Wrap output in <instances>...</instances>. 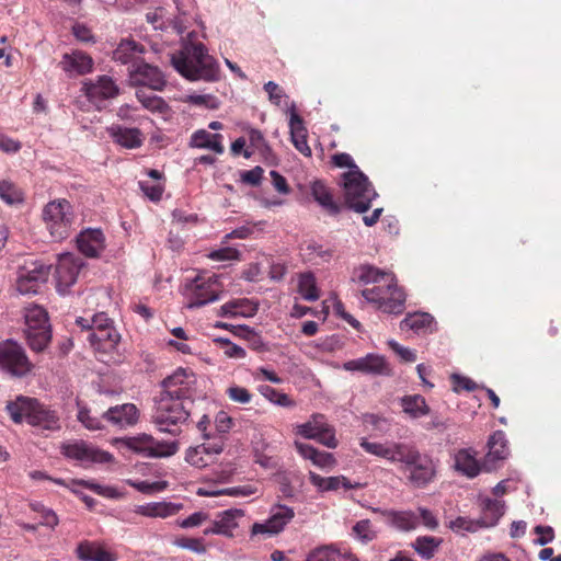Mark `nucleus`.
<instances>
[{
  "label": "nucleus",
  "mask_w": 561,
  "mask_h": 561,
  "mask_svg": "<svg viewBox=\"0 0 561 561\" xmlns=\"http://www.w3.org/2000/svg\"><path fill=\"white\" fill-rule=\"evenodd\" d=\"M171 65L190 81L219 80V65L203 43L185 42L181 50L171 56Z\"/></svg>",
  "instance_id": "nucleus-1"
},
{
  "label": "nucleus",
  "mask_w": 561,
  "mask_h": 561,
  "mask_svg": "<svg viewBox=\"0 0 561 561\" xmlns=\"http://www.w3.org/2000/svg\"><path fill=\"white\" fill-rule=\"evenodd\" d=\"M188 388L162 391L157 401L153 422L161 432L175 435L179 433V424L184 423L190 415L193 400L187 397Z\"/></svg>",
  "instance_id": "nucleus-2"
},
{
  "label": "nucleus",
  "mask_w": 561,
  "mask_h": 561,
  "mask_svg": "<svg viewBox=\"0 0 561 561\" xmlns=\"http://www.w3.org/2000/svg\"><path fill=\"white\" fill-rule=\"evenodd\" d=\"M11 420L20 424L27 422L41 431L56 432L61 428L60 417L55 410L39 402L36 398L18 396L5 407Z\"/></svg>",
  "instance_id": "nucleus-3"
},
{
  "label": "nucleus",
  "mask_w": 561,
  "mask_h": 561,
  "mask_svg": "<svg viewBox=\"0 0 561 561\" xmlns=\"http://www.w3.org/2000/svg\"><path fill=\"white\" fill-rule=\"evenodd\" d=\"M342 184L345 202L348 208L356 213L367 211L371 206V202L377 197L374 186L360 170L343 173Z\"/></svg>",
  "instance_id": "nucleus-4"
},
{
  "label": "nucleus",
  "mask_w": 561,
  "mask_h": 561,
  "mask_svg": "<svg viewBox=\"0 0 561 561\" xmlns=\"http://www.w3.org/2000/svg\"><path fill=\"white\" fill-rule=\"evenodd\" d=\"M25 336L34 352H43L51 340V330L47 311L38 305L24 308Z\"/></svg>",
  "instance_id": "nucleus-5"
},
{
  "label": "nucleus",
  "mask_w": 561,
  "mask_h": 561,
  "mask_svg": "<svg viewBox=\"0 0 561 561\" xmlns=\"http://www.w3.org/2000/svg\"><path fill=\"white\" fill-rule=\"evenodd\" d=\"M362 296L382 312L399 314L404 310L405 295L398 288L393 277L385 279L381 285L364 289Z\"/></svg>",
  "instance_id": "nucleus-6"
},
{
  "label": "nucleus",
  "mask_w": 561,
  "mask_h": 561,
  "mask_svg": "<svg viewBox=\"0 0 561 561\" xmlns=\"http://www.w3.org/2000/svg\"><path fill=\"white\" fill-rule=\"evenodd\" d=\"M43 218L50 236L55 240H62L69 236L75 220L72 206L67 199H57L48 203L43 210Z\"/></svg>",
  "instance_id": "nucleus-7"
},
{
  "label": "nucleus",
  "mask_w": 561,
  "mask_h": 561,
  "mask_svg": "<svg viewBox=\"0 0 561 561\" xmlns=\"http://www.w3.org/2000/svg\"><path fill=\"white\" fill-rule=\"evenodd\" d=\"M111 444L116 447L117 453L121 454H144V456L153 457L173 456L178 451V445L175 443H171L168 449L163 450L160 448L159 443L147 434L115 437L111 440Z\"/></svg>",
  "instance_id": "nucleus-8"
},
{
  "label": "nucleus",
  "mask_w": 561,
  "mask_h": 561,
  "mask_svg": "<svg viewBox=\"0 0 561 561\" xmlns=\"http://www.w3.org/2000/svg\"><path fill=\"white\" fill-rule=\"evenodd\" d=\"M51 265L41 261H26L18 272L16 289L21 294H36L50 274Z\"/></svg>",
  "instance_id": "nucleus-9"
},
{
  "label": "nucleus",
  "mask_w": 561,
  "mask_h": 561,
  "mask_svg": "<svg viewBox=\"0 0 561 561\" xmlns=\"http://www.w3.org/2000/svg\"><path fill=\"white\" fill-rule=\"evenodd\" d=\"M0 367L12 376H26L33 365L28 360L24 350L18 343L7 341L0 344Z\"/></svg>",
  "instance_id": "nucleus-10"
},
{
  "label": "nucleus",
  "mask_w": 561,
  "mask_h": 561,
  "mask_svg": "<svg viewBox=\"0 0 561 561\" xmlns=\"http://www.w3.org/2000/svg\"><path fill=\"white\" fill-rule=\"evenodd\" d=\"M129 80L133 85L148 87L151 90L161 91L165 85V79L158 67L144 62H134L128 67Z\"/></svg>",
  "instance_id": "nucleus-11"
},
{
  "label": "nucleus",
  "mask_w": 561,
  "mask_h": 561,
  "mask_svg": "<svg viewBox=\"0 0 561 561\" xmlns=\"http://www.w3.org/2000/svg\"><path fill=\"white\" fill-rule=\"evenodd\" d=\"M403 476L416 488L425 486L434 477L435 468L431 458H407L402 462Z\"/></svg>",
  "instance_id": "nucleus-12"
},
{
  "label": "nucleus",
  "mask_w": 561,
  "mask_h": 561,
  "mask_svg": "<svg viewBox=\"0 0 561 561\" xmlns=\"http://www.w3.org/2000/svg\"><path fill=\"white\" fill-rule=\"evenodd\" d=\"M83 265L84 263L79 256H75L70 253L60 255L56 266V280L58 291L65 293L76 283L79 272Z\"/></svg>",
  "instance_id": "nucleus-13"
},
{
  "label": "nucleus",
  "mask_w": 561,
  "mask_h": 561,
  "mask_svg": "<svg viewBox=\"0 0 561 561\" xmlns=\"http://www.w3.org/2000/svg\"><path fill=\"white\" fill-rule=\"evenodd\" d=\"M295 512L286 505H276L271 510V516L264 523H255L252 533L256 534H278L294 518Z\"/></svg>",
  "instance_id": "nucleus-14"
},
{
  "label": "nucleus",
  "mask_w": 561,
  "mask_h": 561,
  "mask_svg": "<svg viewBox=\"0 0 561 561\" xmlns=\"http://www.w3.org/2000/svg\"><path fill=\"white\" fill-rule=\"evenodd\" d=\"M344 368L350 371L357 370L370 375H391V368L385 357L375 354L348 360L344 364Z\"/></svg>",
  "instance_id": "nucleus-15"
},
{
  "label": "nucleus",
  "mask_w": 561,
  "mask_h": 561,
  "mask_svg": "<svg viewBox=\"0 0 561 561\" xmlns=\"http://www.w3.org/2000/svg\"><path fill=\"white\" fill-rule=\"evenodd\" d=\"M102 417L106 423H110L118 428L133 426L138 422V409L133 403H124L111 407L102 413Z\"/></svg>",
  "instance_id": "nucleus-16"
},
{
  "label": "nucleus",
  "mask_w": 561,
  "mask_h": 561,
  "mask_svg": "<svg viewBox=\"0 0 561 561\" xmlns=\"http://www.w3.org/2000/svg\"><path fill=\"white\" fill-rule=\"evenodd\" d=\"M243 512L241 510H227L217 515V518L211 523V526L204 529L203 534L221 535L225 537H233V529L238 527L237 518L241 517Z\"/></svg>",
  "instance_id": "nucleus-17"
},
{
  "label": "nucleus",
  "mask_w": 561,
  "mask_h": 561,
  "mask_svg": "<svg viewBox=\"0 0 561 561\" xmlns=\"http://www.w3.org/2000/svg\"><path fill=\"white\" fill-rule=\"evenodd\" d=\"M82 90L91 101L113 99L119 93L117 84L107 76L99 77L95 82H84Z\"/></svg>",
  "instance_id": "nucleus-18"
},
{
  "label": "nucleus",
  "mask_w": 561,
  "mask_h": 561,
  "mask_svg": "<svg viewBox=\"0 0 561 561\" xmlns=\"http://www.w3.org/2000/svg\"><path fill=\"white\" fill-rule=\"evenodd\" d=\"M79 251L88 257H98L105 248L104 234L100 229H87L77 237Z\"/></svg>",
  "instance_id": "nucleus-19"
},
{
  "label": "nucleus",
  "mask_w": 561,
  "mask_h": 561,
  "mask_svg": "<svg viewBox=\"0 0 561 561\" xmlns=\"http://www.w3.org/2000/svg\"><path fill=\"white\" fill-rule=\"evenodd\" d=\"M190 290L191 294L186 305L188 309L199 308L218 299L214 283L209 280L201 282L199 278H196L190 285Z\"/></svg>",
  "instance_id": "nucleus-20"
},
{
  "label": "nucleus",
  "mask_w": 561,
  "mask_h": 561,
  "mask_svg": "<svg viewBox=\"0 0 561 561\" xmlns=\"http://www.w3.org/2000/svg\"><path fill=\"white\" fill-rule=\"evenodd\" d=\"M87 339L96 352L111 353L116 350L121 341V334L114 327H111L90 332Z\"/></svg>",
  "instance_id": "nucleus-21"
},
{
  "label": "nucleus",
  "mask_w": 561,
  "mask_h": 561,
  "mask_svg": "<svg viewBox=\"0 0 561 561\" xmlns=\"http://www.w3.org/2000/svg\"><path fill=\"white\" fill-rule=\"evenodd\" d=\"M59 66L70 76H81L92 70L93 60L82 51H73L72 54H65Z\"/></svg>",
  "instance_id": "nucleus-22"
},
{
  "label": "nucleus",
  "mask_w": 561,
  "mask_h": 561,
  "mask_svg": "<svg viewBox=\"0 0 561 561\" xmlns=\"http://www.w3.org/2000/svg\"><path fill=\"white\" fill-rule=\"evenodd\" d=\"M81 561H116V556L104 549L99 542L83 540L76 549Z\"/></svg>",
  "instance_id": "nucleus-23"
},
{
  "label": "nucleus",
  "mask_w": 561,
  "mask_h": 561,
  "mask_svg": "<svg viewBox=\"0 0 561 561\" xmlns=\"http://www.w3.org/2000/svg\"><path fill=\"white\" fill-rule=\"evenodd\" d=\"M290 138L295 148L306 157L311 156V149L307 142V129L302 118L293 108L289 119Z\"/></svg>",
  "instance_id": "nucleus-24"
},
{
  "label": "nucleus",
  "mask_w": 561,
  "mask_h": 561,
  "mask_svg": "<svg viewBox=\"0 0 561 561\" xmlns=\"http://www.w3.org/2000/svg\"><path fill=\"white\" fill-rule=\"evenodd\" d=\"M182 508L183 504L181 503L152 502L136 506L135 513L146 517L167 518L169 516L175 515Z\"/></svg>",
  "instance_id": "nucleus-25"
},
{
  "label": "nucleus",
  "mask_w": 561,
  "mask_h": 561,
  "mask_svg": "<svg viewBox=\"0 0 561 561\" xmlns=\"http://www.w3.org/2000/svg\"><path fill=\"white\" fill-rule=\"evenodd\" d=\"M305 561H359L350 552H342L334 545H323L312 549Z\"/></svg>",
  "instance_id": "nucleus-26"
},
{
  "label": "nucleus",
  "mask_w": 561,
  "mask_h": 561,
  "mask_svg": "<svg viewBox=\"0 0 561 561\" xmlns=\"http://www.w3.org/2000/svg\"><path fill=\"white\" fill-rule=\"evenodd\" d=\"M309 480L320 491H335L339 490L340 488H344L345 490H352L362 486L360 483H352L347 478L343 476L323 478L320 474L312 471L309 472Z\"/></svg>",
  "instance_id": "nucleus-27"
},
{
  "label": "nucleus",
  "mask_w": 561,
  "mask_h": 561,
  "mask_svg": "<svg viewBox=\"0 0 561 561\" xmlns=\"http://www.w3.org/2000/svg\"><path fill=\"white\" fill-rule=\"evenodd\" d=\"M374 511L380 512L387 520L399 530L410 531L415 529L419 525V516L412 511Z\"/></svg>",
  "instance_id": "nucleus-28"
},
{
  "label": "nucleus",
  "mask_w": 561,
  "mask_h": 561,
  "mask_svg": "<svg viewBox=\"0 0 561 561\" xmlns=\"http://www.w3.org/2000/svg\"><path fill=\"white\" fill-rule=\"evenodd\" d=\"M257 304L250 299H233L220 307L219 316L221 317H253L257 312Z\"/></svg>",
  "instance_id": "nucleus-29"
},
{
  "label": "nucleus",
  "mask_w": 561,
  "mask_h": 561,
  "mask_svg": "<svg viewBox=\"0 0 561 561\" xmlns=\"http://www.w3.org/2000/svg\"><path fill=\"white\" fill-rule=\"evenodd\" d=\"M111 137L122 147L134 149L142 144V136L138 128L112 126L108 129Z\"/></svg>",
  "instance_id": "nucleus-30"
},
{
  "label": "nucleus",
  "mask_w": 561,
  "mask_h": 561,
  "mask_svg": "<svg viewBox=\"0 0 561 561\" xmlns=\"http://www.w3.org/2000/svg\"><path fill=\"white\" fill-rule=\"evenodd\" d=\"M482 515L479 518L482 527H492L497 524L504 514V503L485 497L481 502Z\"/></svg>",
  "instance_id": "nucleus-31"
},
{
  "label": "nucleus",
  "mask_w": 561,
  "mask_h": 561,
  "mask_svg": "<svg viewBox=\"0 0 561 561\" xmlns=\"http://www.w3.org/2000/svg\"><path fill=\"white\" fill-rule=\"evenodd\" d=\"M221 138L220 134H210L205 129H199L192 135L190 145L196 148L209 149L220 154L224 152Z\"/></svg>",
  "instance_id": "nucleus-32"
},
{
  "label": "nucleus",
  "mask_w": 561,
  "mask_h": 561,
  "mask_svg": "<svg viewBox=\"0 0 561 561\" xmlns=\"http://www.w3.org/2000/svg\"><path fill=\"white\" fill-rule=\"evenodd\" d=\"M210 420L207 415H203V417L198 421L197 427L203 433L205 442L202 444L203 453L205 454H221L224 451V437L222 436H214L211 437L208 433H206L207 426L209 425Z\"/></svg>",
  "instance_id": "nucleus-33"
},
{
  "label": "nucleus",
  "mask_w": 561,
  "mask_h": 561,
  "mask_svg": "<svg viewBox=\"0 0 561 561\" xmlns=\"http://www.w3.org/2000/svg\"><path fill=\"white\" fill-rule=\"evenodd\" d=\"M144 47L138 45L134 41H123L118 47L114 50L113 58L116 61H119L124 65L130 64L133 66L134 62H140L141 60L135 59L136 54H142Z\"/></svg>",
  "instance_id": "nucleus-34"
},
{
  "label": "nucleus",
  "mask_w": 561,
  "mask_h": 561,
  "mask_svg": "<svg viewBox=\"0 0 561 561\" xmlns=\"http://www.w3.org/2000/svg\"><path fill=\"white\" fill-rule=\"evenodd\" d=\"M78 413L77 420L82 424V426L88 431H102L104 430L105 420L102 417V414L99 416L95 412H93L90 408L80 402H77Z\"/></svg>",
  "instance_id": "nucleus-35"
},
{
  "label": "nucleus",
  "mask_w": 561,
  "mask_h": 561,
  "mask_svg": "<svg viewBox=\"0 0 561 561\" xmlns=\"http://www.w3.org/2000/svg\"><path fill=\"white\" fill-rule=\"evenodd\" d=\"M311 191L314 199L331 215H336L340 213L341 207L333 201L331 193L322 182H313Z\"/></svg>",
  "instance_id": "nucleus-36"
},
{
  "label": "nucleus",
  "mask_w": 561,
  "mask_h": 561,
  "mask_svg": "<svg viewBox=\"0 0 561 561\" xmlns=\"http://www.w3.org/2000/svg\"><path fill=\"white\" fill-rule=\"evenodd\" d=\"M64 456H111L107 451L99 453L82 439H72L62 445Z\"/></svg>",
  "instance_id": "nucleus-37"
},
{
  "label": "nucleus",
  "mask_w": 561,
  "mask_h": 561,
  "mask_svg": "<svg viewBox=\"0 0 561 561\" xmlns=\"http://www.w3.org/2000/svg\"><path fill=\"white\" fill-rule=\"evenodd\" d=\"M401 405L405 413L415 419L426 415L430 412L425 399L420 394L403 397L401 399Z\"/></svg>",
  "instance_id": "nucleus-38"
},
{
  "label": "nucleus",
  "mask_w": 561,
  "mask_h": 561,
  "mask_svg": "<svg viewBox=\"0 0 561 561\" xmlns=\"http://www.w3.org/2000/svg\"><path fill=\"white\" fill-rule=\"evenodd\" d=\"M298 293L307 301H316L320 294L317 287L316 277L311 272L302 273L298 280Z\"/></svg>",
  "instance_id": "nucleus-39"
},
{
  "label": "nucleus",
  "mask_w": 561,
  "mask_h": 561,
  "mask_svg": "<svg viewBox=\"0 0 561 561\" xmlns=\"http://www.w3.org/2000/svg\"><path fill=\"white\" fill-rule=\"evenodd\" d=\"M434 318L427 312L409 313L401 322L400 328L411 329L414 332L426 330L432 323Z\"/></svg>",
  "instance_id": "nucleus-40"
},
{
  "label": "nucleus",
  "mask_w": 561,
  "mask_h": 561,
  "mask_svg": "<svg viewBox=\"0 0 561 561\" xmlns=\"http://www.w3.org/2000/svg\"><path fill=\"white\" fill-rule=\"evenodd\" d=\"M136 98L145 108L151 112L163 113L168 108V104L162 98L152 93H148L145 90H137Z\"/></svg>",
  "instance_id": "nucleus-41"
},
{
  "label": "nucleus",
  "mask_w": 561,
  "mask_h": 561,
  "mask_svg": "<svg viewBox=\"0 0 561 561\" xmlns=\"http://www.w3.org/2000/svg\"><path fill=\"white\" fill-rule=\"evenodd\" d=\"M358 282L363 285L368 284H378L382 280L385 283V279H388L389 277H393L390 274L385 273L383 271H380L377 267L370 266V265H364L359 268L358 273Z\"/></svg>",
  "instance_id": "nucleus-42"
},
{
  "label": "nucleus",
  "mask_w": 561,
  "mask_h": 561,
  "mask_svg": "<svg viewBox=\"0 0 561 561\" xmlns=\"http://www.w3.org/2000/svg\"><path fill=\"white\" fill-rule=\"evenodd\" d=\"M489 451L485 456H504L508 453L507 439L502 431L494 432L488 440Z\"/></svg>",
  "instance_id": "nucleus-43"
},
{
  "label": "nucleus",
  "mask_w": 561,
  "mask_h": 561,
  "mask_svg": "<svg viewBox=\"0 0 561 561\" xmlns=\"http://www.w3.org/2000/svg\"><path fill=\"white\" fill-rule=\"evenodd\" d=\"M259 392L268 401L272 403L279 405V407H293L294 402L293 400L283 392H279L278 390L274 389L273 387L268 385H261L257 388Z\"/></svg>",
  "instance_id": "nucleus-44"
},
{
  "label": "nucleus",
  "mask_w": 561,
  "mask_h": 561,
  "mask_svg": "<svg viewBox=\"0 0 561 561\" xmlns=\"http://www.w3.org/2000/svg\"><path fill=\"white\" fill-rule=\"evenodd\" d=\"M0 198L9 205L23 202V194L19 187L10 181H0Z\"/></svg>",
  "instance_id": "nucleus-45"
},
{
  "label": "nucleus",
  "mask_w": 561,
  "mask_h": 561,
  "mask_svg": "<svg viewBox=\"0 0 561 561\" xmlns=\"http://www.w3.org/2000/svg\"><path fill=\"white\" fill-rule=\"evenodd\" d=\"M352 530L355 538L363 543H368L377 537V531L374 529L369 519L357 522Z\"/></svg>",
  "instance_id": "nucleus-46"
},
{
  "label": "nucleus",
  "mask_w": 561,
  "mask_h": 561,
  "mask_svg": "<svg viewBox=\"0 0 561 561\" xmlns=\"http://www.w3.org/2000/svg\"><path fill=\"white\" fill-rule=\"evenodd\" d=\"M440 543L439 539L434 537H419L413 545L416 552L425 559H430L434 556Z\"/></svg>",
  "instance_id": "nucleus-47"
},
{
  "label": "nucleus",
  "mask_w": 561,
  "mask_h": 561,
  "mask_svg": "<svg viewBox=\"0 0 561 561\" xmlns=\"http://www.w3.org/2000/svg\"><path fill=\"white\" fill-rule=\"evenodd\" d=\"M455 469L468 478H474L481 472L477 458H455Z\"/></svg>",
  "instance_id": "nucleus-48"
},
{
  "label": "nucleus",
  "mask_w": 561,
  "mask_h": 561,
  "mask_svg": "<svg viewBox=\"0 0 561 561\" xmlns=\"http://www.w3.org/2000/svg\"><path fill=\"white\" fill-rule=\"evenodd\" d=\"M126 483L144 494H152L156 492H161L169 486V483L167 481H157V482L149 483L147 481L138 482V481L128 479V480H126Z\"/></svg>",
  "instance_id": "nucleus-49"
},
{
  "label": "nucleus",
  "mask_w": 561,
  "mask_h": 561,
  "mask_svg": "<svg viewBox=\"0 0 561 561\" xmlns=\"http://www.w3.org/2000/svg\"><path fill=\"white\" fill-rule=\"evenodd\" d=\"M173 543L179 548L187 549L198 554L206 552V547L201 538L180 536L173 540Z\"/></svg>",
  "instance_id": "nucleus-50"
},
{
  "label": "nucleus",
  "mask_w": 561,
  "mask_h": 561,
  "mask_svg": "<svg viewBox=\"0 0 561 561\" xmlns=\"http://www.w3.org/2000/svg\"><path fill=\"white\" fill-rule=\"evenodd\" d=\"M80 485H83L88 488L89 490L93 491L94 493L102 495L104 497L108 499H121L124 496V493L119 492L117 489L113 486H103L101 484L89 482V481H78L77 482Z\"/></svg>",
  "instance_id": "nucleus-51"
},
{
  "label": "nucleus",
  "mask_w": 561,
  "mask_h": 561,
  "mask_svg": "<svg viewBox=\"0 0 561 561\" xmlns=\"http://www.w3.org/2000/svg\"><path fill=\"white\" fill-rule=\"evenodd\" d=\"M449 527L454 531H457V533H462V531L474 533L479 528H481L482 526H481L479 519L478 520H473V519H470V518H467V517L459 516L456 519L450 522Z\"/></svg>",
  "instance_id": "nucleus-52"
},
{
  "label": "nucleus",
  "mask_w": 561,
  "mask_h": 561,
  "mask_svg": "<svg viewBox=\"0 0 561 561\" xmlns=\"http://www.w3.org/2000/svg\"><path fill=\"white\" fill-rule=\"evenodd\" d=\"M31 508L34 512H37V513L41 514V517H42L41 524L42 525H45V526L50 527V528H55L58 525L59 519H58V516L56 515V513L54 511L45 507L41 503H33V504H31Z\"/></svg>",
  "instance_id": "nucleus-53"
},
{
  "label": "nucleus",
  "mask_w": 561,
  "mask_h": 561,
  "mask_svg": "<svg viewBox=\"0 0 561 561\" xmlns=\"http://www.w3.org/2000/svg\"><path fill=\"white\" fill-rule=\"evenodd\" d=\"M214 342L221 346L224 354L229 358L238 359L245 357V351L241 346L230 342L228 339L217 337Z\"/></svg>",
  "instance_id": "nucleus-54"
},
{
  "label": "nucleus",
  "mask_w": 561,
  "mask_h": 561,
  "mask_svg": "<svg viewBox=\"0 0 561 561\" xmlns=\"http://www.w3.org/2000/svg\"><path fill=\"white\" fill-rule=\"evenodd\" d=\"M186 377V370L179 368L173 375L167 377L162 381L163 391L175 390L176 388H184L183 382Z\"/></svg>",
  "instance_id": "nucleus-55"
},
{
  "label": "nucleus",
  "mask_w": 561,
  "mask_h": 561,
  "mask_svg": "<svg viewBox=\"0 0 561 561\" xmlns=\"http://www.w3.org/2000/svg\"><path fill=\"white\" fill-rule=\"evenodd\" d=\"M226 392L230 400L241 404H247L252 399L251 392L248 389L240 386H231L227 389Z\"/></svg>",
  "instance_id": "nucleus-56"
},
{
  "label": "nucleus",
  "mask_w": 561,
  "mask_h": 561,
  "mask_svg": "<svg viewBox=\"0 0 561 561\" xmlns=\"http://www.w3.org/2000/svg\"><path fill=\"white\" fill-rule=\"evenodd\" d=\"M208 257L214 261H233L240 259V252L234 248L226 247L210 252Z\"/></svg>",
  "instance_id": "nucleus-57"
},
{
  "label": "nucleus",
  "mask_w": 561,
  "mask_h": 561,
  "mask_svg": "<svg viewBox=\"0 0 561 561\" xmlns=\"http://www.w3.org/2000/svg\"><path fill=\"white\" fill-rule=\"evenodd\" d=\"M451 381H453V390L455 392H459L461 390L473 391L478 388L477 383L472 379L457 375V374H454L451 376Z\"/></svg>",
  "instance_id": "nucleus-58"
},
{
  "label": "nucleus",
  "mask_w": 561,
  "mask_h": 561,
  "mask_svg": "<svg viewBox=\"0 0 561 561\" xmlns=\"http://www.w3.org/2000/svg\"><path fill=\"white\" fill-rule=\"evenodd\" d=\"M534 530L538 535L534 541L536 545L545 546L554 539V530L551 526L538 525Z\"/></svg>",
  "instance_id": "nucleus-59"
},
{
  "label": "nucleus",
  "mask_w": 561,
  "mask_h": 561,
  "mask_svg": "<svg viewBox=\"0 0 561 561\" xmlns=\"http://www.w3.org/2000/svg\"><path fill=\"white\" fill-rule=\"evenodd\" d=\"M388 344L390 348L401 357L402 360L407 363H413L416 360V354L414 353V351L400 345L398 342L393 340H390Z\"/></svg>",
  "instance_id": "nucleus-60"
},
{
  "label": "nucleus",
  "mask_w": 561,
  "mask_h": 561,
  "mask_svg": "<svg viewBox=\"0 0 561 561\" xmlns=\"http://www.w3.org/2000/svg\"><path fill=\"white\" fill-rule=\"evenodd\" d=\"M263 172V169L257 165L249 171L242 172L241 180L243 183L257 186L261 183Z\"/></svg>",
  "instance_id": "nucleus-61"
},
{
  "label": "nucleus",
  "mask_w": 561,
  "mask_h": 561,
  "mask_svg": "<svg viewBox=\"0 0 561 561\" xmlns=\"http://www.w3.org/2000/svg\"><path fill=\"white\" fill-rule=\"evenodd\" d=\"M332 162L337 168H348V171L359 170L353 158L346 152L334 154L332 157Z\"/></svg>",
  "instance_id": "nucleus-62"
},
{
  "label": "nucleus",
  "mask_w": 561,
  "mask_h": 561,
  "mask_svg": "<svg viewBox=\"0 0 561 561\" xmlns=\"http://www.w3.org/2000/svg\"><path fill=\"white\" fill-rule=\"evenodd\" d=\"M208 514L204 512H196L190 515L187 518L179 522V526L182 528H192L202 525L208 519Z\"/></svg>",
  "instance_id": "nucleus-63"
},
{
  "label": "nucleus",
  "mask_w": 561,
  "mask_h": 561,
  "mask_svg": "<svg viewBox=\"0 0 561 561\" xmlns=\"http://www.w3.org/2000/svg\"><path fill=\"white\" fill-rule=\"evenodd\" d=\"M232 424V419L224 411H220L217 413L215 419V427L219 436H222V434H226Z\"/></svg>",
  "instance_id": "nucleus-64"
}]
</instances>
